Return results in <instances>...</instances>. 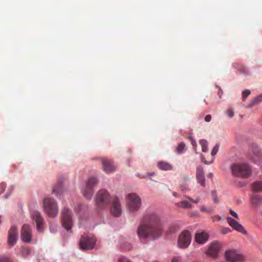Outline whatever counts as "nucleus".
Returning a JSON list of instances; mask_svg holds the SVG:
<instances>
[{"label": "nucleus", "mask_w": 262, "mask_h": 262, "mask_svg": "<svg viewBox=\"0 0 262 262\" xmlns=\"http://www.w3.org/2000/svg\"><path fill=\"white\" fill-rule=\"evenodd\" d=\"M137 232L139 239L142 242L147 239H157L162 233L159 217L154 212L147 214L139 225Z\"/></svg>", "instance_id": "1"}, {"label": "nucleus", "mask_w": 262, "mask_h": 262, "mask_svg": "<svg viewBox=\"0 0 262 262\" xmlns=\"http://www.w3.org/2000/svg\"><path fill=\"white\" fill-rule=\"evenodd\" d=\"M230 168L235 177L248 178L252 172L251 167L246 163H234L231 165Z\"/></svg>", "instance_id": "2"}, {"label": "nucleus", "mask_w": 262, "mask_h": 262, "mask_svg": "<svg viewBox=\"0 0 262 262\" xmlns=\"http://www.w3.org/2000/svg\"><path fill=\"white\" fill-rule=\"evenodd\" d=\"M43 205L44 211L49 217H54L58 213L57 203L56 201L51 198H47L43 200Z\"/></svg>", "instance_id": "3"}, {"label": "nucleus", "mask_w": 262, "mask_h": 262, "mask_svg": "<svg viewBox=\"0 0 262 262\" xmlns=\"http://www.w3.org/2000/svg\"><path fill=\"white\" fill-rule=\"evenodd\" d=\"M126 205L129 212H136L141 207V200L136 193H129L126 196Z\"/></svg>", "instance_id": "4"}, {"label": "nucleus", "mask_w": 262, "mask_h": 262, "mask_svg": "<svg viewBox=\"0 0 262 262\" xmlns=\"http://www.w3.org/2000/svg\"><path fill=\"white\" fill-rule=\"evenodd\" d=\"M95 201L97 207L103 209L106 207L110 202V194L106 190L101 189L97 192Z\"/></svg>", "instance_id": "5"}, {"label": "nucleus", "mask_w": 262, "mask_h": 262, "mask_svg": "<svg viewBox=\"0 0 262 262\" xmlns=\"http://www.w3.org/2000/svg\"><path fill=\"white\" fill-rule=\"evenodd\" d=\"M97 182L96 178L91 177L89 179L85 187L82 190V192L86 199L90 200L92 198L94 193L93 188L96 186Z\"/></svg>", "instance_id": "6"}, {"label": "nucleus", "mask_w": 262, "mask_h": 262, "mask_svg": "<svg viewBox=\"0 0 262 262\" xmlns=\"http://www.w3.org/2000/svg\"><path fill=\"white\" fill-rule=\"evenodd\" d=\"M191 241V236L189 231H183L179 235L177 245L181 249H186L190 245Z\"/></svg>", "instance_id": "7"}, {"label": "nucleus", "mask_w": 262, "mask_h": 262, "mask_svg": "<svg viewBox=\"0 0 262 262\" xmlns=\"http://www.w3.org/2000/svg\"><path fill=\"white\" fill-rule=\"evenodd\" d=\"M62 222L63 227L69 230L72 227V214L70 210L64 207L62 211Z\"/></svg>", "instance_id": "8"}, {"label": "nucleus", "mask_w": 262, "mask_h": 262, "mask_svg": "<svg viewBox=\"0 0 262 262\" xmlns=\"http://www.w3.org/2000/svg\"><path fill=\"white\" fill-rule=\"evenodd\" d=\"M96 243V239L93 236H82L80 239L79 246L81 249L89 250L93 249Z\"/></svg>", "instance_id": "9"}, {"label": "nucleus", "mask_w": 262, "mask_h": 262, "mask_svg": "<svg viewBox=\"0 0 262 262\" xmlns=\"http://www.w3.org/2000/svg\"><path fill=\"white\" fill-rule=\"evenodd\" d=\"M225 257L229 262H244L245 260V257L243 254L237 253L234 250L226 251Z\"/></svg>", "instance_id": "10"}, {"label": "nucleus", "mask_w": 262, "mask_h": 262, "mask_svg": "<svg viewBox=\"0 0 262 262\" xmlns=\"http://www.w3.org/2000/svg\"><path fill=\"white\" fill-rule=\"evenodd\" d=\"M20 236L23 241L25 243H30L32 239V230L28 224L23 226L20 231Z\"/></svg>", "instance_id": "11"}, {"label": "nucleus", "mask_w": 262, "mask_h": 262, "mask_svg": "<svg viewBox=\"0 0 262 262\" xmlns=\"http://www.w3.org/2000/svg\"><path fill=\"white\" fill-rule=\"evenodd\" d=\"M248 158L253 162L258 164L262 160V153L258 147L254 146L249 154Z\"/></svg>", "instance_id": "12"}, {"label": "nucleus", "mask_w": 262, "mask_h": 262, "mask_svg": "<svg viewBox=\"0 0 262 262\" xmlns=\"http://www.w3.org/2000/svg\"><path fill=\"white\" fill-rule=\"evenodd\" d=\"M221 247L222 245L220 242H213L209 247L207 253L211 257L216 258L219 255Z\"/></svg>", "instance_id": "13"}, {"label": "nucleus", "mask_w": 262, "mask_h": 262, "mask_svg": "<svg viewBox=\"0 0 262 262\" xmlns=\"http://www.w3.org/2000/svg\"><path fill=\"white\" fill-rule=\"evenodd\" d=\"M226 219L228 223L233 229L241 232L243 234H247V232L245 230L243 226L229 216L227 217Z\"/></svg>", "instance_id": "14"}, {"label": "nucleus", "mask_w": 262, "mask_h": 262, "mask_svg": "<svg viewBox=\"0 0 262 262\" xmlns=\"http://www.w3.org/2000/svg\"><path fill=\"white\" fill-rule=\"evenodd\" d=\"M33 220L35 222L36 228L39 232H42L43 229V219L40 212L34 211L32 213Z\"/></svg>", "instance_id": "15"}, {"label": "nucleus", "mask_w": 262, "mask_h": 262, "mask_svg": "<svg viewBox=\"0 0 262 262\" xmlns=\"http://www.w3.org/2000/svg\"><path fill=\"white\" fill-rule=\"evenodd\" d=\"M18 237L17 229L16 227L12 226L8 232V244L10 247L13 246L16 243Z\"/></svg>", "instance_id": "16"}, {"label": "nucleus", "mask_w": 262, "mask_h": 262, "mask_svg": "<svg viewBox=\"0 0 262 262\" xmlns=\"http://www.w3.org/2000/svg\"><path fill=\"white\" fill-rule=\"evenodd\" d=\"M101 162L103 170L105 172L109 173L115 171L116 167L111 160L103 158Z\"/></svg>", "instance_id": "17"}, {"label": "nucleus", "mask_w": 262, "mask_h": 262, "mask_svg": "<svg viewBox=\"0 0 262 262\" xmlns=\"http://www.w3.org/2000/svg\"><path fill=\"white\" fill-rule=\"evenodd\" d=\"M111 211L113 215L115 216H119L120 215L122 210L121 207L120 203L117 198H115L113 202L112 207Z\"/></svg>", "instance_id": "18"}, {"label": "nucleus", "mask_w": 262, "mask_h": 262, "mask_svg": "<svg viewBox=\"0 0 262 262\" xmlns=\"http://www.w3.org/2000/svg\"><path fill=\"white\" fill-rule=\"evenodd\" d=\"M196 178L198 183L203 187L205 186L204 172L201 166H198L196 168Z\"/></svg>", "instance_id": "19"}, {"label": "nucleus", "mask_w": 262, "mask_h": 262, "mask_svg": "<svg viewBox=\"0 0 262 262\" xmlns=\"http://www.w3.org/2000/svg\"><path fill=\"white\" fill-rule=\"evenodd\" d=\"M208 239V235L205 232L195 233V241L196 243L203 244Z\"/></svg>", "instance_id": "20"}, {"label": "nucleus", "mask_w": 262, "mask_h": 262, "mask_svg": "<svg viewBox=\"0 0 262 262\" xmlns=\"http://www.w3.org/2000/svg\"><path fill=\"white\" fill-rule=\"evenodd\" d=\"M251 203L255 207L259 206L262 203V194H252L251 196Z\"/></svg>", "instance_id": "21"}, {"label": "nucleus", "mask_w": 262, "mask_h": 262, "mask_svg": "<svg viewBox=\"0 0 262 262\" xmlns=\"http://www.w3.org/2000/svg\"><path fill=\"white\" fill-rule=\"evenodd\" d=\"M158 166L161 170H170L172 168L171 165L164 161L159 162L158 163Z\"/></svg>", "instance_id": "22"}, {"label": "nucleus", "mask_w": 262, "mask_h": 262, "mask_svg": "<svg viewBox=\"0 0 262 262\" xmlns=\"http://www.w3.org/2000/svg\"><path fill=\"white\" fill-rule=\"evenodd\" d=\"M176 206L179 208H191L192 207V204L190 202L184 200L180 202L176 203Z\"/></svg>", "instance_id": "23"}, {"label": "nucleus", "mask_w": 262, "mask_h": 262, "mask_svg": "<svg viewBox=\"0 0 262 262\" xmlns=\"http://www.w3.org/2000/svg\"><path fill=\"white\" fill-rule=\"evenodd\" d=\"M253 191L256 192H262V181H256L252 184Z\"/></svg>", "instance_id": "24"}, {"label": "nucleus", "mask_w": 262, "mask_h": 262, "mask_svg": "<svg viewBox=\"0 0 262 262\" xmlns=\"http://www.w3.org/2000/svg\"><path fill=\"white\" fill-rule=\"evenodd\" d=\"M233 66L237 69L238 70L242 73L246 74L247 73V70L246 68H245L243 66L237 63H234L233 64Z\"/></svg>", "instance_id": "25"}, {"label": "nucleus", "mask_w": 262, "mask_h": 262, "mask_svg": "<svg viewBox=\"0 0 262 262\" xmlns=\"http://www.w3.org/2000/svg\"><path fill=\"white\" fill-rule=\"evenodd\" d=\"M185 149V143L181 142L178 145L176 148V151L178 154H181L184 152Z\"/></svg>", "instance_id": "26"}, {"label": "nucleus", "mask_w": 262, "mask_h": 262, "mask_svg": "<svg viewBox=\"0 0 262 262\" xmlns=\"http://www.w3.org/2000/svg\"><path fill=\"white\" fill-rule=\"evenodd\" d=\"M200 144L201 145L203 152H206L208 150V143L207 141L204 139L200 140Z\"/></svg>", "instance_id": "27"}, {"label": "nucleus", "mask_w": 262, "mask_h": 262, "mask_svg": "<svg viewBox=\"0 0 262 262\" xmlns=\"http://www.w3.org/2000/svg\"><path fill=\"white\" fill-rule=\"evenodd\" d=\"M262 102V94L259 95L256 98H255L252 101V104L255 105L257 104L260 102Z\"/></svg>", "instance_id": "28"}, {"label": "nucleus", "mask_w": 262, "mask_h": 262, "mask_svg": "<svg viewBox=\"0 0 262 262\" xmlns=\"http://www.w3.org/2000/svg\"><path fill=\"white\" fill-rule=\"evenodd\" d=\"M179 229V227L177 225L174 224L171 225L169 226V232L171 233H174Z\"/></svg>", "instance_id": "29"}, {"label": "nucleus", "mask_w": 262, "mask_h": 262, "mask_svg": "<svg viewBox=\"0 0 262 262\" xmlns=\"http://www.w3.org/2000/svg\"><path fill=\"white\" fill-rule=\"evenodd\" d=\"M250 91L249 90H245L242 93V96L243 100L245 101L246 98L250 94Z\"/></svg>", "instance_id": "30"}, {"label": "nucleus", "mask_w": 262, "mask_h": 262, "mask_svg": "<svg viewBox=\"0 0 262 262\" xmlns=\"http://www.w3.org/2000/svg\"><path fill=\"white\" fill-rule=\"evenodd\" d=\"M231 232V230L228 227H223L221 229V234L225 235Z\"/></svg>", "instance_id": "31"}, {"label": "nucleus", "mask_w": 262, "mask_h": 262, "mask_svg": "<svg viewBox=\"0 0 262 262\" xmlns=\"http://www.w3.org/2000/svg\"><path fill=\"white\" fill-rule=\"evenodd\" d=\"M61 187V185L60 184H58L57 186H54L53 188L52 193H58L59 192L60 190Z\"/></svg>", "instance_id": "32"}, {"label": "nucleus", "mask_w": 262, "mask_h": 262, "mask_svg": "<svg viewBox=\"0 0 262 262\" xmlns=\"http://www.w3.org/2000/svg\"><path fill=\"white\" fill-rule=\"evenodd\" d=\"M219 146L218 145H215L211 151L212 156H214L217 154L219 151Z\"/></svg>", "instance_id": "33"}, {"label": "nucleus", "mask_w": 262, "mask_h": 262, "mask_svg": "<svg viewBox=\"0 0 262 262\" xmlns=\"http://www.w3.org/2000/svg\"><path fill=\"white\" fill-rule=\"evenodd\" d=\"M186 198L190 202L193 203L197 204L200 202V199L198 198L195 200L191 199L189 196H186Z\"/></svg>", "instance_id": "34"}, {"label": "nucleus", "mask_w": 262, "mask_h": 262, "mask_svg": "<svg viewBox=\"0 0 262 262\" xmlns=\"http://www.w3.org/2000/svg\"><path fill=\"white\" fill-rule=\"evenodd\" d=\"M200 209L201 212H206L209 213L211 212V210L207 209L204 205L201 206L200 207Z\"/></svg>", "instance_id": "35"}, {"label": "nucleus", "mask_w": 262, "mask_h": 262, "mask_svg": "<svg viewBox=\"0 0 262 262\" xmlns=\"http://www.w3.org/2000/svg\"><path fill=\"white\" fill-rule=\"evenodd\" d=\"M212 220L213 222L220 221L221 220L222 217L219 215H215L211 216Z\"/></svg>", "instance_id": "36"}, {"label": "nucleus", "mask_w": 262, "mask_h": 262, "mask_svg": "<svg viewBox=\"0 0 262 262\" xmlns=\"http://www.w3.org/2000/svg\"><path fill=\"white\" fill-rule=\"evenodd\" d=\"M229 117L232 118L234 116V111L232 108H229L227 111Z\"/></svg>", "instance_id": "37"}, {"label": "nucleus", "mask_w": 262, "mask_h": 262, "mask_svg": "<svg viewBox=\"0 0 262 262\" xmlns=\"http://www.w3.org/2000/svg\"><path fill=\"white\" fill-rule=\"evenodd\" d=\"M6 187V184L5 183L2 182L0 184V189L1 190V193H3L4 192Z\"/></svg>", "instance_id": "38"}, {"label": "nucleus", "mask_w": 262, "mask_h": 262, "mask_svg": "<svg viewBox=\"0 0 262 262\" xmlns=\"http://www.w3.org/2000/svg\"><path fill=\"white\" fill-rule=\"evenodd\" d=\"M230 213L232 216L234 217L235 219L237 220L239 219L238 214L232 210H230Z\"/></svg>", "instance_id": "39"}, {"label": "nucleus", "mask_w": 262, "mask_h": 262, "mask_svg": "<svg viewBox=\"0 0 262 262\" xmlns=\"http://www.w3.org/2000/svg\"><path fill=\"white\" fill-rule=\"evenodd\" d=\"M118 262H132L130 260H128L126 258L124 257H121L119 258L118 260Z\"/></svg>", "instance_id": "40"}, {"label": "nucleus", "mask_w": 262, "mask_h": 262, "mask_svg": "<svg viewBox=\"0 0 262 262\" xmlns=\"http://www.w3.org/2000/svg\"><path fill=\"white\" fill-rule=\"evenodd\" d=\"M0 262H11L10 259L6 257H0Z\"/></svg>", "instance_id": "41"}, {"label": "nucleus", "mask_w": 262, "mask_h": 262, "mask_svg": "<svg viewBox=\"0 0 262 262\" xmlns=\"http://www.w3.org/2000/svg\"><path fill=\"white\" fill-rule=\"evenodd\" d=\"M190 140L191 141V144L195 148L196 146V143L195 141L191 137H189Z\"/></svg>", "instance_id": "42"}, {"label": "nucleus", "mask_w": 262, "mask_h": 262, "mask_svg": "<svg viewBox=\"0 0 262 262\" xmlns=\"http://www.w3.org/2000/svg\"><path fill=\"white\" fill-rule=\"evenodd\" d=\"M13 190V186H10V187L8 188V191H10V193H9V194H8V193H7L5 195V198L6 199H7V198L8 197V196H9V195L10 194V193H11V191H12Z\"/></svg>", "instance_id": "43"}, {"label": "nucleus", "mask_w": 262, "mask_h": 262, "mask_svg": "<svg viewBox=\"0 0 262 262\" xmlns=\"http://www.w3.org/2000/svg\"><path fill=\"white\" fill-rule=\"evenodd\" d=\"M181 259L179 257H174L171 260V262H180Z\"/></svg>", "instance_id": "44"}, {"label": "nucleus", "mask_w": 262, "mask_h": 262, "mask_svg": "<svg viewBox=\"0 0 262 262\" xmlns=\"http://www.w3.org/2000/svg\"><path fill=\"white\" fill-rule=\"evenodd\" d=\"M211 120V116L210 115H207L205 117V120L206 122H210Z\"/></svg>", "instance_id": "45"}, {"label": "nucleus", "mask_w": 262, "mask_h": 262, "mask_svg": "<svg viewBox=\"0 0 262 262\" xmlns=\"http://www.w3.org/2000/svg\"><path fill=\"white\" fill-rule=\"evenodd\" d=\"M23 252L26 254H29L30 253V250L28 248H24L23 249Z\"/></svg>", "instance_id": "46"}, {"label": "nucleus", "mask_w": 262, "mask_h": 262, "mask_svg": "<svg viewBox=\"0 0 262 262\" xmlns=\"http://www.w3.org/2000/svg\"><path fill=\"white\" fill-rule=\"evenodd\" d=\"M223 94V91L222 90L220 89L219 92L218 93V95H219L220 97H221V95Z\"/></svg>", "instance_id": "47"}, {"label": "nucleus", "mask_w": 262, "mask_h": 262, "mask_svg": "<svg viewBox=\"0 0 262 262\" xmlns=\"http://www.w3.org/2000/svg\"><path fill=\"white\" fill-rule=\"evenodd\" d=\"M172 195L175 196V197H178L179 196V195L178 194V193L176 192H172Z\"/></svg>", "instance_id": "48"}, {"label": "nucleus", "mask_w": 262, "mask_h": 262, "mask_svg": "<svg viewBox=\"0 0 262 262\" xmlns=\"http://www.w3.org/2000/svg\"><path fill=\"white\" fill-rule=\"evenodd\" d=\"M213 201H214V203H217L219 202V200H218V199H217L216 197H215L214 198Z\"/></svg>", "instance_id": "49"}, {"label": "nucleus", "mask_w": 262, "mask_h": 262, "mask_svg": "<svg viewBox=\"0 0 262 262\" xmlns=\"http://www.w3.org/2000/svg\"><path fill=\"white\" fill-rule=\"evenodd\" d=\"M208 177H209V178H211L212 177V173H210L208 175Z\"/></svg>", "instance_id": "50"}, {"label": "nucleus", "mask_w": 262, "mask_h": 262, "mask_svg": "<svg viewBox=\"0 0 262 262\" xmlns=\"http://www.w3.org/2000/svg\"><path fill=\"white\" fill-rule=\"evenodd\" d=\"M131 248H132V246L130 245H129V247L127 249H126V250H129L131 249Z\"/></svg>", "instance_id": "51"}, {"label": "nucleus", "mask_w": 262, "mask_h": 262, "mask_svg": "<svg viewBox=\"0 0 262 262\" xmlns=\"http://www.w3.org/2000/svg\"><path fill=\"white\" fill-rule=\"evenodd\" d=\"M204 163L206 164H208L209 163L208 162H207L206 161H204Z\"/></svg>", "instance_id": "52"}]
</instances>
